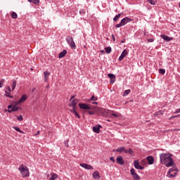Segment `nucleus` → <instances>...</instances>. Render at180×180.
Returning <instances> with one entry per match:
<instances>
[{"label":"nucleus","mask_w":180,"mask_h":180,"mask_svg":"<svg viewBox=\"0 0 180 180\" xmlns=\"http://www.w3.org/2000/svg\"><path fill=\"white\" fill-rule=\"evenodd\" d=\"M120 16H122V14H120V13L116 15L114 17V18H113V21H114V22L117 21V19H119V18H120Z\"/></svg>","instance_id":"31"},{"label":"nucleus","mask_w":180,"mask_h":180,"mask_svg":"<svg viewBox=\"0 0 180 180\" xmlns=\"http://www.w3.org/2000/svg\"><path fill=\"white\" fill-rule=\"evenodd\" d=\"M162 115H164V111L162 110H159L155 113V116H160Z\"/></svg>","instance_id":"30"},{"label":"nucleus","mask_w":180,"mask_h":180,"mask_svg":"<svg viewBox=\"0 0 180 180\" xmlns=\"http://www.w3.org/2000/svg\"><path fill=\"white\" fill-rule=\"evenodd\" d=\"M131 175H132L134 180H140V176L136 173V169H131L130 170Z\"/></svg>","instance_id":"5"},{"label":"nucleus","mask_w":180,"mask_h":180,"mask_svg":"<svg viewBox=\"0 0 180 180\" xmlns=\"http://www.w3.org/2000/svg\"><path fill=\"white\" fill-rule=\"evenodd\" d=\"M93 178L94 179H101V174H99V172L96 171L93 173Z\"/></svg>","instance_id":"17"},{"label":"nucleus","mask_w":180,"mask_h":180,"mask_svg":"<svg viewBox=\"0 0 180 180\" xmlns=\"http://www.w3.org/2000/svg\"><path fill=\"white\" fill-rule=\"evenodd\" d=\"M5 82V79H2L0 80V88L4 87V83Z\"/></svg>","instance_id":"35"},{"label":"nucleus","mask_w":180,"mask_h":180,"mask_svg":"<svg viewBox=\"0 0 180 180\" xmlns=\"http://www.w3.org/2000/svg\"><path fill=\"white\" fill-rule=\"evenodd\" d=\"M50 72L49 71H45L44 72V82H47V81H49V77H50Z\"/></svg>","instance_id":"16"},{"label":"nucleus","mask_w":180,"mask_h":180,"mask_svg":"<svg viewBox=\"0 0 180 180\" xmlns=\"http://www.w3.org/2000/svg\"><path fill=\"white\" fill-rule=\"evenodd\" d=\"M129 22H133V19L129 18V17H125L121 20V23L124 26V25H127Z\"/></svg>","instance_id":"6"},{"label":"nucleus","mask_w":180,"mask_h":180,"mask_svg":"<svg viewBox=\"0 0 180 180\" xmlns=\"http://www.w3.org/2000/svg\"><path fill=\"white\" fill-rule=\"evenodd\" d=\"M175 115L174 116H172L169 118V120H172V119H175Z\"/></svg>","instance_id":"50"},{"label":"nucleus","mask_w":180,"mask_h":180,"mask_svg":"<svg viewBox=\"0 0 180 180\" xmlns=\"http://www.w3.org/2000/svg\"><path fill=\"white\" fill-rule=\"evenodd\" d=\"M22 178H26L29 176L30 173H29V169L27 167H25L23 165H21L18 168Z\"/></svg>","instance_id":"2"},{"label":"nucleus","mask_w":180,"mask_h":180,"mask_svg":"<svg viewBox=\"0 0 180 180\" xmlns=\"http://www.w3.org/2000/svg\"><path fill=\"white\" fill-rule=\"evenodd\" d=\"M134 165L136 169H139L140 168V163L139 162V160H134Z\"/></svg>","instance_id":"23"},{"label":"nucleus","mask_w":180,"mask_h":180,"mask_svg":"<svg viewBox=\"0 0 180 180\" xmlns=\"http://www.w3.org/2000/svg\"><path fill=\"white\" fill-rule=\"evenodd\" d=\"M57 177H58L57 174H51L50 180H56V179H57Z\"/></svg>","instance_id":"29"},{"label":"nucleus","mask_w":180,"mask_h":180,"mask_svg":"<svg viewBox=\"0 0 180 180\" xmlns=\"http://www.w3.org/2000/svg\"><path fill=\"white\" fill-rule=\"evenodd\" d=\"M26 99H27V96L22 95V97L20 98V99L18 101H15V105H19V104L25 102V101H26Z\"/></svg>","instance_id":"9"},{"label":"nucleus","mask_w":180,"mask_h":180,"mask_svg":"<svg viewBox=\"0 0 180 180\" xmlns=\"http://www.w3.org/2000/svg\"><path fill=\"white\" fill-rule=\"evenodd\" d=\"M124 152L125 153V154H129V150L124 149Z\"/></svg>","instance_id":"54"},{"label":"nucleus","mask_w":180,"mask_h":180,"mask_svg":"<svg viewBox=\"0 0 180 180\" xmlns=\"http://www.w3.org/2000/svg\"><path fill=\"white\" fill-rule=\"evenodd\" d=\"M16 80L15 79H13L11 81V86H12V89H11V91H15V88H16Z\"/></svg>","instance_id":"20"},{"label":"nucleus","mask_w":180,"mask_h":180,"mask_svg":"<svg viewBox=\"0 0 180 180\" xmlns=\"http://www.w3.org/2000/svg\"><path fill=\"white\" fill-rule=\"evenodd\" d=\"M110 161H112V162H116V160H115L114 157H111L110 158Z\"/></svg>","instance_id":"44"},{"label":"nucleus","mask_w":180,"mask_h":180,"mask_svg":"<svg viewBox=\"0 0 180 180\" xmlns=\"http://www.w3.org/2000/svg\"><path fill=\"white\" fill-rule=\"evenodd\" d=\"M34 89H32V92H34Z\"/></svg>","instance_id":"62"},{"label":"nucleus","mask_w":180,"mask_h":180,"mask_svg":"<svg viewBox=\"0 0 180 180\" xmlns=\"http://www.w3.org/2000/svg\"><path fill=\"white\" fill-rule=\"evenodd\" d=\"M117 163L120 165H124V160H123V158L122 156H118L117 158Z\"/></svg>","instance_id":"14"},{"label":"nucleus","mask_w":180,"mask_h":180,"mask_svg":"<svg viewBox=\"0 0 180 180\" xmlns=\"http://www.w3.org/2000/svg\"><path fill=\"white\" fill-rule=\"evenodd\" d=\"M148 43H153L154 41V39H148Z\"/></svg>","instance_id":"45"},{"label":"nucleus","mask_w":180,"mask_h":180,"mask_svg":"<svg viewBox=\"0 0 180 180\" xmlns=\"http://www.w3.org/2000/svg\"><path fill=\"white\" fill-rule=\"evenodd\" d=\"M17 106L18 105L14 103V106H13L11 110H8V113H12V112H17V110H19V107Z\"/></svg>","instance_id":"13"},{"label":"nucleus","mask_w":180,"mask_h":180,"mask_svg":"<svg viewBox=\"0 0 180 180\" xmlns=\"http://www.w3.org/2000/svg\"><path fill=\"white\" fill-rule=\"evenodd\" d=\"M115 81H116V77H113L112 79H110V84H115Z\"/></svg>","instance_id":"43"},{"label":"nucleus","mask_w":180,"mask_h":180,"mask_svg":"<svg viewBox=\"0 0 180 180\" xmlns=\"http://www.w3.org/2000/svg\"><path fill=\"white\" fill-rule=\"evenodd\" d=\"M144 169V167H143V166H139V169Z\"/></svg>","instance_id":"55"},{"label":"nucleus","mask_w":180,"mask_h":180,"mask_svg":"<svg viewBox=\"0 0 180 180\" xmlns=\"http://www.w3.org/2000/svg\"><path fill=\"white\" fill-rule=\"evenodd\" d=\"M101 112H105L104 109H101Z\"/></svg>","instance_id":"61"},{"label":"nucleus","mask_w":180,"mask_h":180,"mask_svg":"<svg viewBox=\"0 0 180 180\" xmlns=\"http://www.w3.org/2000/svg\"><path fill=\"white\" fill-rule=\"evenodd\" d=\"M122 26H124L123 23H122V21L120 22V23L115 25V27L117 28L122 27Z\"/></svg>","instance_id":"37"},{"label":"nucleus","mask_w":180,"mask_h":180,"mask_svg":"<svg viewBox=\"0 0 180 180\" xmlns=\"http://www.w3.org/2000/svg\"><path fill=\"white\" fill-rule=\"evenodd\" d=\"M112 39L113 41H116V38L115 37V35L112 34Z\"/></svg>","instance_id":"48"},{"label":"nucleus","mask_w":180,"mask_h":180,"mask_svg":"<svg viewBox=\"0 0 180 180\" xmlns=\"http://www.w3.org/2000/svg\"><path fill=\"white\" fill-rule=\"evenodd\" d=\"M105 51L107 54H110V53H112V48L110 46L105 47Z\"/></svg>","instance_id":"25"},{"label":"nucleus","mask_w":180,"mask_h":180,"mask_svg":"<svg viewBox=\"0 0 180 180\" xmlns=\"http://www.w3.org/2000/svg\"><path fill=\"white\" fill-rule=\"evenodd\" d=\"M117 152V153H123V151H124V147H120L117 149H114L113 152Z\"/></svg>","instance_id":"22"},{"label":"nucleus","mask_w":180,"mask_h":180,"mask_svg":"<svg viewBox=\"0 0 180 180\" xmlns=\"http://www.w3.org/2000/svg\"><path fill=\"white\" fill-rule=\"evenodd\" d=\"M79 107L80 108V109H84L85 110H91V108L89 107V105L85 103H79Z\"/></svg>","instance_id":"12"},{"label":"nucleus","mask_w":180,"mask_h":180,"mask_svg":"<svg viewBox=\"0 0 180 180\" xmlns=\"http://www.w3.org/2000/svg\"><path fill=\"white\" fill-rule=\"evenodd\" d=\"M70 108H72V110H77V101L75 99L70 101L69 103Z\"/></svg>","instance_id":"8"},{"label":"nucleus","mask_w":180,"mask_h":180,"mask_svg":"<svg viewBox=\"0 0 180 180\" xmlns=\"http://www.w3.org/2000/svg\"><path fill=\"white\" fill-rule=\"evenodd\" d=\"M90 101H98V97L92 96L90 98Z\"/></svg>","instance_id":"38"},{"label":"nucleus","mask_w":180,"mask_h":180,"mask_svg":"<svg viewBox=\"0 0 180 180\" xmlns=\"http://www.w3.org/2000/svg\"><path fill=\"white\" fill-rule=\"evenodd\" d=\"M101 127H102V126H101V125H98L97 127H93V131L94 133L99 134L101 131Z\"/></svg>","instance_id":"18"},{"label":"nucleus","mask_w":180,"mask_h":180,"mask_svg":"<svg viewBox=\"0 0 180 180\" xmlns=\"http://www.w3.org/2000/svg\"><path fill=\"white\" fill-rule=\"evenodd\" d=\"M108 77L111 79L112 78L116 77V75H115L114 74L110 73L108 75Z\"/></svg>","instance_id":"34"},{"label":"nucleus","mask_w":180,"mask_h":180,"mask_svg":"<svg viewBox=\"0 0 180 180\" xmlns=\"http://www.w3.org/2000/svg\"><path fill=\"white\" fill-rule=\"evenodd\" d=\"M5 91H7V92H12V89H11V86H7L6 87V90Z\"/></svg>","instance_id":"40"},{"label":"nucleus","mask_w":180,"mask_h":180,"mask_svg":"<svg viewBox=\"0 0 180 180\" xmlns=\"http://www.w3.org/2000/svg\"><path fill=\"white\" fill-rule=\"evenodd\" d=\"M172 155L169 153H161L160 155V163L164 164L168 168L175 165L174 160L172 159Z\"/></svg>","instance_id":"1"},{"label":"nucleus","mask_w":180,"mask_h":180,"mask_svg":"<svg viewBox=\"0 0 180 180\" xmlns=\"http://www.w3.org/2000/svg\"><path fill=\"white\" fill-rule=\"evenodd\" d=\"M175 117H180V114L177 115H175Z\"/></svg>","instance_id":"59"},{"label":"nucleus","mask_w":180,"mask_h":180,"mask_svg":"<svg viewBox=\"0 0 180 180\" xmlns=\"http://www.w3.org/2000/svg\"><path fill=\"white\" fill-rule=\"evenodd\" d=\"M17 120H18V122H22V120H23V116L22 115L18 116Z\"/></svg>","instance_id":"36"},{"label":"nucleus","mask_w":180,"mask_h":180,"mask_svg":"<svg viewBox=\"0 0 180 180\" xmlns=\"http://www.w3.org/2000/svg\"><path fill=\"white\" fill-rule=\"evenodd\" d=\"M64 144L67 148H68V141H65Z\"/></svg>","instance_id":"47"},{"label":"nucleus","mask_w":180,"mask_h":180,"mask_svg":"<svg viewBox=\"0 0 180 180\" xmlns=\"http://www.w3.org/2000/svg\"><path fill=\"white\" fill-rule=\"evenodd\" d=\"M66 41L71 49H72V50H75V49H77V46L75 45V42H74V39L72 36L68 37L66 38Z\"/></svg>","instance_id":"4"},{"label":"nucleus","mask_w":180,"mask_h":180,"mask_svg":"<svg viewBox=\"0 0 180 180\" xmlns=\"http://www.w3.org/2000/svg\"><path fill=\"white\" fill-rule=\"evenodd\" d=\"M127 54H128L127 50L124 49V50L122 52L119 58H118L119 61H122V60L124 58V57H126V56H127Z\"/></svg>","instance_id":"10"},{"label":"nucleus","mask_w":180,"mask_h":180,"mask_svg":"<svg viewBox=\"0 0 180 180\" xmlns=\"http://www.w3.org/2000/svg\"><path fill=\"white\" fill-rule=\"evenodd\" d=\"M13 129H14V130H15V131H18L21 134H23L25 133V132H23V131L20 130V129L18 127H13Z\"/></svg>","instance_id":"26"},{"label":"nucleus","mask_w":180,"mask_h":180,"mask_svg":"<svg viewBox=\"0 0 180 180\" xmlns=\"http://www.w3.org/2000/svg\"><path fill=\"white\" fill-rule=\"evenodd\" d=\"M111 116H114V117H119L120 114L116 112V113H112Z\"/></svg>","instance_id":"41"},{"label":"nucleus","mask_w":180,"mask_h":180,"mask_svg":"<svg viewBox=\"0 0 180 180\" xmlns=\"http://www.w3.org/2000/svg\"><path fill=\"white\" fill-rule=\"evenodd\" d=\"M11 17L13 19H18V14L15 12H13L11 13Z\"/></svg>","instance_id":"32"},{"label":"nucleus","mask_w":180,"mask_h":180,"mask_svg":"<svg viewBox=\"0 0 180 180\" xmlns=\"http://www.w3.org/2000/svg\"><path fill=\"white\" fill-rule=\"evenodd\" d=\"M128 154H129L130 155H134L133 153V150H131V148H129L128 150Z\"/></svg>","instance_id":"42"},{"label":"nucleus","mask_w":180,"mask_h":180,"mask_svg":"<svg viewBox=\"0 0 180 180\" xmlns=\"http://www.w3.org/2000/svg\"><path fill=\"white\" fill-rule=\"evenodd\" d=\"M80 13H81V15H84L85 13V12L84 10H81Z\"/></svg>","instance_id":"51"},{"label":"nucleus","mask_w":180,"mask_h":180,"mask_svg":"<svg viewBox=\"0 0 180 180\" xmlns=\"http://www.w3.org/2000/svg\"><path fill=\"white\" fill-rule=\"evenodd\" d=\"M176 172V167H173L172 168H170L169 171L167 172V176L168 178H175L177 175Z\"/></svg>","instance_id":"3"},{"label":"nucleus","mask_w":180,"mask_h":180,"mask_svg":"<svg viewBox=\"0 0 180 180\" xmlns=\"http://www.w3.org/2000/svg\"><path fill=\"white\" fill-rule=\"evenodd\" d=\"M124 41H126V39H123L121 41V43H124Z\"/></svg>","instance_id":"58"},{"label":"nucleus","mask_w":180,"mask_h":180,"mask_svg":"<svg viewBox=\"0 0 180 180\" xmlns=\"http://www.w3.org/2000/svg\"><path fill=\"white\" fill-rule=\"evenodd\" d=\"M161 39H163L165 41H171L174 38L169 37L168 35L165 34H161L160 35Z\"/></svg>","instance_id":"11"},{"label":"nucleus","mask_w":180,"mask_h":180,"mask_svg":"<svg viewBox=\"0 0 180 180\" xmlns=\"http://www.w3.org/2000/svg\"><path fill=\"white\" fill-rule=\"evenodd\" d=\"M30 4H34V5H39L40 4V0H28Z\"/></svg>","instance_id":"24"},{"label":"nucleus","mask_w":180,"mask_h":180,"mask_svg":"<svg viewBox=\"0 0 180 180\" xmlns=\"http://www.w3.org/2000/svg\"><path fill=\"white\" fill-rule=\"evenodd\" d=\"M67 54V51L63 50L62 52H60L58 55V58H63V57H65V55Z\"/></svg>","instance_id":"19"},{"label":"nucleus","mask_w":180,"mask_h":180,"mask_svg":"<svg viewBox=\"0 0 180 180\" xmlns=\"http://www.w3.org/2000/svg\"><path fill=\"white\" fill-rule=\"evenodd\" d=\"M71 113H74L75 116L76 117H78V119H81V116H79V114L77 112V110H70Z\"/></svg>","instance_id":"21"},{"label":"nucleus","mask_w":180,"mask_h":180,"mask_svg":"<svg viewBox=\"0 0 180 180\" xmlns=\"http://www.w3.org/2000/svg\"><path fill=\"white\" fill-rule=\"evenodd\" d=\"M175 131H178L179 130V129H174Z\"/></svg>","instance_id":"60"},{"label":"nucleus","mask_w":180,"mask_h":180,"mask_svg":"<svg viewBox=\"0 0 180 180\" xmlns=\"http://www.w3.org/2000/svg\"><path fill=\"white\" fill-rule=\"evenodd\" d=\"M8 110H11V109H12V105H10L8 106Z\"/></svg>","instance_id":"53"},{"label":"nucleus","mask_w":180,"mask_h":180,"mask_svg":"<svg viewBox=\"0 0 180 180\" xmlns=\"http://www.w3.org/2000/svg\"><path fill=\"white\" fill-rule=\"evenodd\" d=\"M146 160L148 161L149 165H153V164H154V158L153 156H148L146 158Z\"/></svg>","instance_id":"15"},{"label":"nucleus","mask_w":180,"mask_h":180,"mask_svg":"<svg viewBox=\"0 0 180 180\" xmlns=\"http://www.w3.org/2000/svg\"><path fill=\"white\" fill-rule=\"evenodd\" d=\"M129 94H130V89L125 90L124 91L123 96H127V95H129Z\"/></svg>","instance_id":"33"},{"label":"nucleus","mask_w":180,"mask_h":180,"mask_svg":"<svg viewBox=\"0 0 180 180\" xmlns=\"http://www.w3.org/2000/svg\"><path fill=\"white\" fill-rule=\"evenodd\" d=\"M159 73L162 75L165 74V69H160Z\"/></svg>","instance_id":"39"},{"label":"nucleus","mask_w":180,"mask_h":180,"mask_svg":"<svg viewBox=\"0 0 180 180\" xmlns=\"http://www.w3.org/2000/svg\"><path fill=\"white\" fill-rule=\"evenodd\" d=\"M80 167H82V168H84V169H94V167H92V165L86 163H80Z\"/></svg>","instance_id":"7"},{"label":"nucleus","mask_w":180,"mask_h":180,"mask_svg":"<svg viewBox=\"0 0 180 180\" xmlns=\"http://www.w3.org/2000/svg\"><path fill=\"white\" fill-rule=\"evenodd\" d=\"M74 98H75V96H72L71 97L70 101L71 102V101H74Z\"/></svg>","instance_id":"52"},{"label":"nucleus","mask_w":180,"mask_h":180,"mask_svg":"<svg viewBox=\"0 0 180 180\" xmlns=\"http://www.w3.org/2000/svg\"><path fill=\"white\" fill-rule=\"evenodd\" d=\"M147 2H148V4H150V5H157V1L147 0Z\"/></svg>","instance_id":"28"},{"label":"nucleus","mask_w":180,"mask_h":180,"mask_svg":"<svg viewBox=\"0 0 180 180\" xmlns=\"http://www.w3.org/2000/svg\"><path fill=\"white\" fill-rule=\"evenodd\" d=\"M6 96L7 98H11V99L13 98V96L11 95V93L6 90H5Z\"/></svg>","instance_id":"27"},{"label":"nucleus","mask_w":180,"mask_h":180,"mask_svg":"<svg viewBox=\"0 0 180 180\" xmlns=\"http://www.w3.org/2000/svg\"><path fill=\"white\" fill-rule=\"evenodd\" d=\"M87 113L89 115H95V112H94V111H87Z\"/></svg>","instance_id":"46"},{"label":"nucleus","mask_w":180,"mask_h":180,"mask_svg":"<svg viewBox=\"0 0 180 180\" xmlns=\"http://www.w3.org/2000/svg\"><path fill=\"white\" fill-rule=\"evenodd\" d=\"M93 105H98V102H93Z\"/></svg>","instance_id":"57"},{"label":"nucleus","mask_w":180,"mask_h":180,"mask_svg":"<svg viewBox=\"0 0 180 180\" xmlns=\"http://www.w3.org/2000/svg\"><path fill=\"white\" fill-rule=\"evenodd\" d=\"M174 113H180V108L176 109L174 112Z\"/></svg>","instance_id":"49"},{"label":"nucleus","mask_w":180,"mask_h":180,"mask_svg":"<svg viewBox=\"0 0 180 180\" xmlns=\"http://www.w3.org/2000/svg\"><path fill=\"white\" fill-rule=\"evenodd\" d=\"M39 134H40V131H37V134H35V136H37V135H39Z\"/></svg>","instance_id":"56"}]
</instances>
